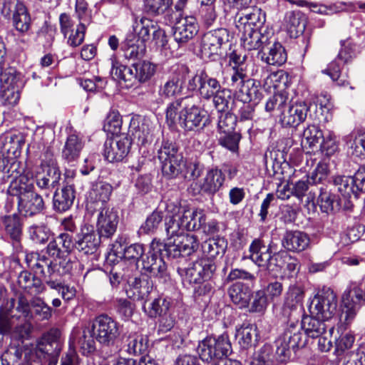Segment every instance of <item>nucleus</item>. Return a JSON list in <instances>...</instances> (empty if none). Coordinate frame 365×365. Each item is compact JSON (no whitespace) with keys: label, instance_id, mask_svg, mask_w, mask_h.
Segmentation results:
<instances>
[{"label":"nucleus","instance_id":"obj_1","mask_svg":"<svg viewBox=\"0 0 365 365\" xmlns=\"http://www.w3.org/2000/svg\"><path fill=\"white\" fill-rule=\"evenodd\" d=\"M160 240L154 239L150 244L149 250L145 252L144 245L130 244L124 251L120 259L133 264L136 269L141 262L142 269L151 277L165 283L170 280L168 265L161 256Z\"/></svg>","mask_w":365,"mask_h":365},{"label":"nucleus","instance_id":"obj_2","mask_svg":"<svg viewBox=\"0 0 365 365\" xmlns=\"http://www.w3.org/2000/svg\"><path fill=\"white\" fill-rule=\"evenodd\" d=\"M192 96L177 98L170 102L165 110V119L170 128L179 125L186 131L203 128L206 111L195 103Z\"/></svg>","mask_w":365,"mask_h":365},{"label":"nucleus","instance_id":"obj_3","mask_svg":"<svg viewBox=\"0 0 365 365\" xmlns=\"http://www.w3.org/2000/svg\"><path fill=\"white\" fill-rule=\"evenodd\" d=\"M68 237L67 234H61L56 238L53 235H47V241L49 243L47 246V272L50 274V280L47 281V284L53 289L58 291L64 301L68 302L73 299L76 296V289L73 287H69L63 284L56 277H61L67 272L66 267L64 266L65 260L60 257L61 251L59 245L63 242V237Z\"/></svg>","mask_w":365,"mask_h":365},{"label":"nucleus","instance_id":"obj_4","mask_svg":"<svg viewBox=\"0 0 365 365\" xmlns=\"http://www.w3.org/2000/svg\"><path fill=\"white\" fill-rule=\"evenodd\" d=\"M111 61V75L124 86L130 88L136 83H145L151 79L156 72V66L148 61L133 62L131 66L122 64L113 56Z\"/></svg>","mask_w":365,"mask_h":365},{"label":"nucleus","instance_id":"obj_5","mask_svg":"<svg viewBox=\"0 0 365 365\" xmlns=\"http://www.w3.org/2000/svg\"><path fill=\"white\" fill-rule=\"evenodd\" d=\"M307 342V336L298 320L289 321L283 334L275 341L276 354L279 361L288 360L292 352L294 354L304 348Z\"/></svg>","mask_w":365,"mask_h":365},{"label":"nucleus","instance_id":"obj_6","mask_svg":"<svg viewBox=\"0 0 365 365\" xmlns=\"http://www.w3.org/2000/svg\"><path fill=\"white\" fill-rule=\"evenodd\" d=\"M197 351L200 359L207 363L217 362L232 352V346L227 333L217 336H207L199 342Z\"/></svg>","mask_w":365,"mask_h":365},{"label":"nucleus","instance_id":"obj_7","mask_svg":"<svg viewBox=\"0 0 365 365\" xmlns=\"http://www.w3.org/2000/svg\"><path fill=\"white\" fill-rule=\"evenodd\" d=\"M91 327L96 341L105 347L114 346L122 331L120 323L105 314L96 317Z\"/></svg>","mask_w":365,"mask_h":365},{"label":"nucleus","instance_id":"obj_8","mask_svg":"<svg viewBox=\"0 0 365 365\" xmlns=\"http://www.w3.org/2000/svg\"><path fill=\"white\" fill-rule=\"evenodd\" d=\"M161 256L170 259L188 256L195 252L199 246L197 237L194 235L182 234L178 237L168 238L166 242L160 241Z\"/></svg>","mask_w":365,"mask_h":365},{"label":"nucleus","instance_id":"obj_9","mask_svg":"<svg viewBox=\"0 0 365 365\" xmlns=\"http://www.w3.org/2000/svg\"><path fill=\"white\" fill-rule=\"evenodd\" d=\"M217 269L215 263L208 259H200L190 264L187 267H178V273L183 283L199 284L203 280H210Z\"/></svg>","mask_w":365,"mask_h":365},{"label":"nucleus","instance_id":"obj_10","mask_svg":"<svg viewBox=\"0 0 365 365\" xmlns=\"http://www.w3.org/2000/svg\"><path fill=\"white\" fill-rule=\"evenodd\" d=\"M232 34L225 28H220L205 33L202 39L201 51L205 56H222L230 47Z\"/></svg>","mask_w":365,"mask_h":365},{"label":"nucleus","instance_id":"obj_11","mask_svg":"<svg viewBox=\"0 0 365 365\" xmlns=\"http://www.w3.org/2000/svg\"><path fill=\"white\" fill-rule=\"evenodd\" d=\"M23 83L19 73L3 72L0 75V102L8 108L17 105Z\"/></svg>","mask_w":365,"mask_h":365},{"label":"nucleus","instance_id":"obj_12","mask_svg":"<svg viewBox=\"0 0 365 365\" xmlns=\"http://www.w3.org/2000/svg\"><path fill=\"white\" fill-rule=\"evenodd\" d=\"M225 176L218 167L207 170L205 177L200 181L190 185V190L194 195H206L212 198L223 187Z\"/></svg>","mask_w":365,"mask_h":365},{"label":"nucleus","instance_id":"obj_13","mask_svg":"<svg viewBox=\"0 0 365 365\" xmlns=\"http://www.w3.org/2000/svg\"><path fill=\"white\" fill-rule=\"evenodd\" d=\"M337 308V297L333 289L323 288L312 299L309 306L311 314L317 316L322 320L331 319Z\"/></svg>","mask_w":365,"mask_h":365},{"label":"nucleus","instance_id":"obj_14","mask_svg":"<svg viewBox=\"0 0 365 365\" xmlns=\"http://www.w3.org/2000/svg\"><path fill=\"white\" fill-rule=\"evenodd\" d=\"M222 86L220 81L207 73L205 69L199 70L188 81L187 89L197 90L200 98L210 101Z\"/></svg>","mask_w":365,"mask_h":365},{"label":"nucleus","instance_id":"obj_15","mask_svg":"<svg viewBox=\"0 0 365 365\" xmlns=\"http://www.w3.org/2000/svg\"><path fill=\"white\" fill-rule=\"evenodd\" d=\"M364 302L365 295L362 284L350 283L342 295L343 314L346 324L352 321Z\"/></svg>","mask_w":365,"mask_h":365},{"label":"nucleus","instance_id":"obj_16","mask_svg":"<svg viewBox=\"0 0 365 365\" xmlns=\"http://www.w3.org/2000/svg\"><path fill=\"white\" fill-rule=\"evenodd\" d=\"M132 138L123 133L107 139L104 143L103 155L110 163L121 162L129 153Z\"/></svg>","mask_w":365,"mask_h":365},{"label":"nucleus","instance_id":"obj_17","mask_svg":"<svg viewBox=\"0 0 365 365\" xmlns=\"http://www.w3.org/2000/svg\"><path fill=\"white\" fill-rule=\"evenodd\" d=\"M189 73L187 66H181L175 70L164 84L160 86L158 94L162 98H174L182 94L184 84Z\"/></svg>","mask_w":365,"mask_h":365},{"label":"nucleus","instance_id":"obj_18","mask_svg":"<svg viewBox=\"0 0 365 365\" xmlns=\"http://www.w3.org/2000/svg\"><path fill=\"white\" fill-rule=\"evenodd\" d=\"M96 231L104 240L110 239L116 232L119 217L113 207H101L98 210Z\"/></svg>","mask_w":365,"mask_h":365},{"label":"nucleus","instance_id":"obj_19","mask_svg":"<svg viewBox=\"0 0 365 365\" xmlns=\"http://www.w3.org/2000/svg\"><path fill=\"white\" fill-rule=\"evenodd\" d=\"M199 26L193 16H186L178 20L173 27V35L175 41L179 46H185L198 33Z\"/></svg>","mask_w":365,"mask_h":365},{"label":"nucleus","instance_id":"obj_20","mask_svg":"<svg viewBox=\"0 0 365 365\" xmlns=\"http://www.w3.org/2000/svg\"><path fill=\"white\" fill-rule=\"evenodd\" d=\"M265 14L260 9L252 7L238 12L235 18V26L237 30L267 29L264 26Z\"/></svg>","mask_w":365,"mask_h":365},{"label":"nucleus","instance_id":"obj_21","mask_svg":"<svg viewBox=\"0 0 365 365\" xmlns=\"http://www.w3.org/2000/svg\"><path fill=\"white\" fill-rule=\"evenodd\" d=\"M257 56L267 64L277 66L283 65L287 58L284 46L279 42L272 41V38L258 51Z\"/></svg>","mask_w":365,"mask_h":365},{"label":"nucleus","instance_id":"obj_22","mask_svg":"<svg viewBox=\"0 0 365 365\" xmlns=\"http://www.w3.org/2000/svg\"><path fill=\"white\" fill-rule=\"evenodd\" d=\"M128 131L133 136L132 142H135L140 148L146 147L153 141L148 120L139 115L131 118Z\"/></svg>","mask_w":365,"mask_h":365},{"label":"nucleus","instance_id":"obj_23","mask_svg":"<svg viewBox=\"0 0 365 365\" xmlns=\"http://www.w3.org/2000/svg\"><path fill=\"white\" fill-rule=\"evenodd\" d=\"M1 152L8 159H17L25 144V137L19 132L8 131L1 135Z\"/></svg>","mask_w":365,"mask_h":365},{"label":"nucleus","instance_id":"obj_24","mask_svg":"<svg viewBox=\"0 0 365 365\" xmlns=\"http://www.w3.org/2000/svg\"><path fill=\"white\" fill-rule=\"evenodd\" d=\"M241 34V42L243 47L248 50H261L269 38H272L273 34L268 29L238 30Z\"/></svg>","mask_w":365,"mask_h":365},{"label":"nucleus","instance_id":"obj_25","mask_svg":"<svg viewBox=\"0 0 365 365\" xmlns=\"http://www.w3.org/2000/svg\"><path fill=\"white\" fill-rule=\"evenodd\" d=\"M309 106L305 102L296 103L283 109L280 115V123L284 127L295 128L307 118Z\"/></svg>","mask_w":365,"mask_h":365},{"label":"nucleus","instance_id":"obj_26","mask_svg":"<svg viewBox=\"0 0 365 365\" xmlns=\"http://www.w3.org/2000/svg\"><path fill=\"white\" fill-rule=\"evenodd\" d=\"M168 212L171 215H168L165 219V231L168 238L173 240L180 235L185 233L187 230L185 225V220L182 218V212L180 207L177 205H169L167 207Z\"/></svg>","mask_w":365,"mask_h":365},{"label":"nucleus","instance_id":"obj_27","mask_svg":"<svg viewBox=\"0 0 365 365\" xmlns=\"http://www.w3.org/2000/svg\"><path fill=\"white\" fill-rule=\"evenodd\" d=\"M6 232L9 236L14 250L16 253L23 251L21 245L22 222L16 214L5 216L3 220Z\"/></svg>","mask_w":365,"mask_h":365},{"label":"nucleus","instance_id":"obj_28","mask_svg":"<svg viewBox=\"0 0 365 365\" xmlns=\"http://www.w3.org/2000/svg\"><path fill=\"white\" fill-rule=\"evenodd\" d=\"M158 158L160 163L184 158L179 145L168 135L162 134V139L155 143Z\"/></svg>","mask_w":365,"mask_h":365},{"label":"nucleus","instance_id":"obj_29","mask_svg":"<svg viewBox=\"0 0 365 365\" xmlns=\"http://www.w3.org/2000/svg\"><path fill=\"white\" fill-rule=\"evenodd\" d=\"M227 294L230 301L240 309H246L252 294V288L242 282L232 283L227 288Z\"/></svg>","mask_w":365,"mask_h":365},{"label":"nucleus","instance_id":"obj_30","mask_svg":"<svg viewBox=\"0 0 365 365\" xmlns=\"http://www.w3.org/2000/svg\"><path fill=\"white\" fill-rule=\"evenodd\" d=\"M282 244L289 251L299 252L309 247L310 238L307 233L302 231H287L282 240Z\"/></svg>","mask_w":365,"mask_h":365},{"label":"nucleus","instance_id":"obj_31","mask_svg":"<svg viewBox=\"0 0 365 365\" xmlns=\"http://www.w3.org/2000/svg\"><path fill=\"white\" fill-rule=\"evenodd\" d=\"M113 190L112 186L106 182L99 181L93 183L88 192V207L93 205H99L98 210L106 207V204L109 200Z\"/></svg>","mask_w":365,"mask_h":365},{"label":"nucleus","instance_id":"obj_32","mask_svg":"<svg viewBox=\"0 0 365 365\" xmlns=\"http://www.w3.org/2000/svg\"><path fill=\"white\" fill-rule=\"evenodd\" d=\"M237 98L240 101L257 105L261 101L263 93L259 82L249 79L237 91Z\"/></svg>","mask_w":365,"mask_h":365},{"label":"nucleus","instance_id":"obj_33","mask_svg":"<svg viewBox=\"0 0 365 365\" xmlns=\"http://www.w3.org/2000/svg\"><path fill=\"white\" fill-rule=\"evenodd\" d=\"M326 320H322L314 314L304 316L299 322L302 329L307 338L315 339L322 334H326Z\"/></svg>","mask_w":365,"mask_h":365},{"label":"nucleus","instance_id":"obj_34","mask_svg":"<svg viewBox=\"0 0 365 365\" xmlns=\"http://www.w3.org/2000/svg\"><path fill=\"white\" fill-rule=\"evenodd\" d=\"M43 207L44 201L42 196L34 191L18 201V210L25 216L39 213Z\"/></svg>","mask_w":365,"mask_h":365},{"label":"nucleus","instance_id":"obj_35","mask_svg":"<svg viewBox=\"0 0 365 365\" xmlns=\"http://www.w3.org/2000/svg\"><path fill=\"white\" fill-rule=\"evenodd\" d=\"M143 309L148 317L158 318L171 310V303L167 298L159 297L148 302V298L143 299Z\"/></svg>","mask_w":365,"mask_h":365},{"label":"nucleus","instance_id":"obj_36","mask_svg":"<svg viewBox=\"0 0 365 365\" xmlns=\"http://www.w3.org/2000/svg\"><path fill=\"white\" fill-rule=\"evenodd\" d=\"M34 185L32 181L26 175H20L19 176H14V180L11 181L8 192L14 197H16L18 201L22 199L29 193L33 192Z\"/></svg>","mask_w":365,"mask_h":365},{"label":"nucleus","instance_id":"obj_37","mask_svg":"<svg viewBox=\"0 0 365 365\" xmlns=\"http://www.w3.org/2000/svg\"><path fill=\"white\" fill-rule=\"evenodd\" d=\"M235 337L243 349H247L255 345L257 337V329L255 324L244 323L236 329Z\"/></svg>","mask_w":365,"mask_h":365},{"label":"nucleus","instance_id":"obj_38","mask_svg":"<svg viewBox=\"0 0 365 365\" xmlns=\"http://www.w3.org/2000/svg\"><path fill=\"white\" fill-rule=\"evenodd\" d=\"M182 218L187 231H195L201 229L205 225L207 216L202 209H187L181 207Z\"/></svg>","mask_w":365,"mask_h":365},{"label":"nucleus","instance_id":"obj_39","mask_svg":"<svg viewBox=\"0 0 365 365\" xmlns=\"http://www.w3.org/2000/svg\"><path fill=\"white\" fill-rule=\"evenodd\" d=\"M249 251L250 259L259 267H263L272 254L270 246H267L259 238H256L252 242Z\"/></svg>","mask_w":365,"mask_h":365},{"label":"nucleus","instance_id":"obj_40","mask_svg":"<svg viewBox=\"0 0 365 365\" xmlns=\"http://www.w3.org/2000/svg\"><path fill=\"white\" fill-rule=\"evenodd\" d=\"M227 247V241L224 237H214L205 240L202 244V250L206 259H214L217 256H223Z\"/></svg>","mask_w":365,"mask_h":365},{"label":"nucleus","instance_id":"obj_41","mask_svg":"<svg viewBox=\"0 0 365 365\" xmlns=\"http://www.w3.org/2000/svg\"><path fill=\"white\" fill-rule=\"evenodd\" d=\"M104 240L100 235L92 231L86 233L76 242V247L86 255L95 253L99 247L102 240Z\"/></svg>","mask_w":365,"mask_h":365},{"label":"nucleus","instance_id":"obj_42","mask_svg":"<svg viewBox=\"0 0 365 365\" xmlns=\"http://www.w3.org/2000/svg\"><path fill=\"white\" fill-rule=\"evenodd\" d=\"M147 348V341L141 334L130 333L123 339V349L130 355L142 354Z\"/></svg>","mask_w":365,"mask_h":365},{"label":"nucleus","instance_id":"obj_43","mask_svg":"<svg viewBox=\"0 0 365 365\" xmlns=\"http://www.w3.org/2000/svg\"><path fill=\"white\" fill-rule=\"evenodd\" d=\"M82 140L75 134L69 135L62 151V157L68 163L76 161L83 149Z\"/></svg>","mask_w":365,"mask_h":365},{"label":"nucleus","instance_id":"obj_44","mask_svg":"<svg viewBox=\"0 0 365 365\" xmlns=\"http://www.w3.org/2000/svg\"><path fill=\"white\" fill-rule=\"evenodd\" d=\"M74 192L71 187H66L60 192L56 191L53 198V209L58 212H65L73 205Z\"/></svg>","mask_w":365,"mask_h":365},{"label":"nucleus","instance_id":"obj_45","mask_svg":"<svg viewBox=\"0 0 365 365\" xmlns=\"http://www.w3.org/2000/svg\"><path fill=\"white\" fill-rule=\"evenodd\" d=\"M61 336V331L58 328H52L47 331V345L48 344L53 350L48 353L50 349L47 348V355L49 358L47 359L48 364L47 365H56L60 352L61 351V344L59 339Z\"/></svg>","mask_w":365,"mask_h":365},{"label":"nucleus","instance_id":"obj_46","mask_svg":"<svg viewBox=\"0 0 365 365\" xmlns=\"http://www.w3.org/2000/svg\"><path fill=\"white\" fill-rule=\"evenodd\" d=\"M323 138L322 130L315 125H310L304 130L302 143L305 146L308 145L311 150L309 152H315L318 150Z\"/></svg>","mask_w":365,"mask_h":365},{"label":"nucleus","instance_id":"obj_47","mask_svg":"<svg viewBox=\"0 0 365 365\" xmlns=\"http://www.w3.org/2000/svg\"><path fill=\"white\" fill-rule=\"evenodd\" d=\"M316 190L317 193H319L317 202L322 212H329L332 211L335 206L339 205L336 195L331 193L327 185L316 187Z\"/></svg>","mask_w":365,"mask_h":365},{"label":"nucleus","instance_id":"obj_48","mask_svg":"<svg viewBox=\"0 0 365 365\" xmlns=\"http://www.w3.org/2000/svg\"><path fill=\"white\" fill-rule=\"evenodd\" d=\"M279 361L277 359L276 352L274 354L273 348L270 344H264L257 353L255 354L251 365H274V363Z\"/></svg>","mask_w":365,"mask_h":365},{"label":"nucleus","instance_id":"obj_49","mask_svg":"<svg viewBox=\"0 0 365 365\" xmlns=\"http://www.w3.org/2000/svg\"><path fill=\"white\" fill-rule=\"evenodd\" d=\"M163 175L167 179H175L182 173L185 167L184 158L160 163Z\"/></svg>","mask_w":365,"mask_h":365},{"label":"nucleus","instance_id":"obj_50","mask_svg":"<svg viewBox=\"0 0 365 365\" xmlns=\"http://www.w3.org/2000/svg\"><path fill=\"white\" fill-rule=\"evenodd\" d=\"M268 305L267 295L263 289L252 291L251 299L246 307L250 313L263 314Z\"/></svg>","mask_w":365,"mask_h":365},{"label":"nucleus","instance_id":"obj_51","mask_svg":"<svg viewBox=\"0 0 365 365\" xmlns=\"http://www.w3.org/2000/svg\"><path fill=\"white\" fill-rule=\"evenodd\" d=\"M340 44L341 49L336 56L338 60H341L343 64L351 63L359 53L358 46L351 38L341 40Z\"/></svg>","mask_w":365,"mask_h":365},{"label":"nucleus","instance_id":"obj_52","mask_svg":"<svg viewBox=\"0 0 365 365\" xmlns=\"http://www.w3.org/2000/svg\"><path fill=\"white\" fill-rule=\"evenodd\" d=\"M293 196L298 200H302L307 192L310 189V194L315 197L317 195L316 185L312 182L311 178L307 175L294 183L292 182Z\"/></svg>","mask_w":365,"mask_h":365},{"label":"nucleus","instance_id":"obj_53","mask_svg":"<svg viewBox=\"0 0 365 365\" xmlns=\"http://www.w3.org/2000/svg\"><path fill=\"white\" fill-rule=\"evenodd\" d=\"M157 26L154 22L146 18H142L139 22L136 23L134 27L135 31L138 34V39L137 42L139 43H145L150 38V33L153 34V30Z\"/></svg>","mask_w":365,"mask_h":365},{"label":"nucleus","instance_id":"obj_54","mask_svg":"<svg viewBox=\"0 0 365 365\" xmlns=\"http://www.w3.org/2000/svg\"><path fill=\"white\" fill-rule=\"evenodd\" d=\"M334 184L337 190L346 198L350 197L351 194L357 196L355 190L354 180L351 176H337L334 180Z\"/></svg>","mask_w":365,"mask_h":365},{"label":"nucleus","instance_id":"obj_55","mask_svg":"<svg viewBox=\"0 0 365 365\" xmlns=\"http://www.w3.org/2000/svg\"><path fill=\"white\" fill-rule=\"evenodd\" d=\"M164 218L162 211L154 210L148 215L145 222L140 226L138 232L140 234L153 233L158 228Z\"/></svg>","mask_w":365,"mask_h":365},{"label":"nucleus","instance_id":"obj_56","mask_svg":"<svg viewBox=\"0 0 365 365\" xmlns=\"http://www.w3.org/2000/svg\"><path fill=\"white\" fill-rule=\"evenodd\" d=\"M241 138V134L239 132L224 133H221L218 139V143L230 152L237 153L239 150V143Z\"/></svg>","mask_w":365,"mask_h":365},{"label":"nucleus","instance_id":"obj_57","mask_svg":"<svg viewBox=\"0 0 365 365\" xmlns=\"http://www.w3.org/2000/svg\"><path fill=\"white\" fill-rule=\"evenodd\" d=\"M130 286L135 290V293L138 294V299H145L148 298L149 294L153 290V284H151L148 279L134 277L128 281Z\"/></svg>","mask_w":365,"mask_h":365},{"label":"nucleus","instance_id":"obj_58","mask_svg":"<svg viewBox=\"0 0 365 365\" xmlns=\"http://www.w3.org/2000/svg\"><path fill=\"white\" fill-rule=\"evenodd\" d=\"M96 341L91 327L83 331L81 336L77 340V344L83 354L86 355L95 351Z\"/></svg>","mask_w":365,"mask_h":365},{"label":"nucleus","instance_id":"obj_59","mask_svg":"<svg viewBox=\"0 0 365 365\" xmlns=\"http://www.w3.org/2000/svg\"><path fill=\"white\" fill-rule=\"evenodd\" d=\"M47 185L55 187L61 179V172L53 154L47 150Z\"/></svg>","mask_w":365,"mask_h":365},{"label":"nucleus","instance_id":"obj_60","mask_svg":"<svg viewBox=\"0 0 365 365\" xmlns=\"http://www.w3.org/2000/svg\"><path fill=\"white\" fill-rule=\"evenodd\" d=\"M237 115L230 113L229 111H224L219 113L217 128L220 133H230L235 131L237 124Z\"/></svg>","mask_w":365,"mask_h":365},{"label":"nucleus","instance_id":"obj_61","mask_svg":"<svg viewBox=\"0 0 365 365\" xmlns=\"http://www.w3.org/2000/svg\"><path fill=\"white\" fill-rule=\"evenodd\" d=\"M122 118L117 111H110L104 122L103 129L108 133H110L115 136L119 135L121 132Z\"/></svg>","mask_w":365,"mask_h":365},{"label":"nucleus","instance_id":"obj_62","mask_svg":"<svg viewBox=\"0 0 365 365\" xmlns=\"http://www.w3.org/2000/svg\"><path fill=\"white\" fill-rule=\"evenodd\" d=\"M211 99L218 113L228 111L229 105L232 101L231 91L222 87L214 94Z\"/></svg>","mask_w":365,"mask_h":365},{"label":"nucleus","instance_id":"obj_63","mask_svg":"<svg viewBox=\"0 0 365 365\" xmlns=\"http://www.w3.org/2000/svg\"><path fill=\"white\" fill-rule=\"evenodd\" d=\"M124 57L128 60L135 61L144 56L145 52V44L135 43L132 40H127L126 46L123 48Z\"/></svg>","mask_w":365,"mask_h":365},{"label":"nucleus","instance_id":"obj_64","mask_svg":"<svg viewBox=\"0 0 365 365\" xmlns=\"http://www.w3.org/2000/svg\"><path fill=\"white\" fill-rule=\"evenodd\" d=\"M173 0H144V8L148 14L160 15L172 5Z\"/></svg>","mask_w":365,"mask_h":365}]
</instances>
